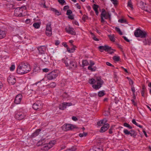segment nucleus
<instances>
[{"label":"nucleus","mask_w":151,"mask_h":151,"mask_svg":"<svg viewBox=\"0 0 151 151\" xmlns=\"http://www.w3.org/2000/svg\"><path fill=\"white\" fill-rule=\"evenodd\" d=\"M30 65L26 63L20 64L17 68V73L19 74H24L28 73L31 70Z\"/></svg>","instance_id":"nucleus-1"},{"label":"nucleus","mask_w":151,"mask_h":151,"mask_svg":"<svg viewBox=\"0 0 151 151\" xmlns=\"http://www.w3.org/2000/svg\"><path fill=\"white\" fill-rule=\"evenodd\" d=\"M62 61L65 63L66 67L69 66L71 68H76L77 67V64L75 61L71 60L68 58L62 60Z\"/></svg>","instance_id":"nucleus-2"},{"label":"nucleus","mask_w":151,"mask_h":151,"mask_svg":"<svg viewBox=\"0 0 151 151\" xmlns=\"http://www.w3.org/2000/svg\"><path fill=\"white\" fill-rule=\"evenodd\" d=\"M147 35V33L145 31H142L138 28L134 32V35L137 37L144 38L146 37Z\"/></svg>","instance_id":"nucleus-3"},{"label":"nucleus","mask_w":151,"mask_h":151,"mask_svg":"<svg viewBox=\"0 0 151 151\" xmlns=\"http://www.w3.org/2000/svg\"><path fill=\"white\" fill-rule=\"evenodd\" d=\"M58 71L55 70L48 74L47 76L48 80H51L55 78L58 76Z\"/></svg>","instance_id":"nucleus-4"},{"label":"nucleus","mask_w":151,"mask_h":151,"mask_svg":"<svg viewBox=\"0 0 151 151\" xmlns=\"http://www.w3.org/2000/svg\"><path fill=\"white\" fill-rule=\"evenodd\" d=\"M96 80L97 81V84L93 85L92 87L94 88L97 90L101 87L102 85L104 83V81L101 79L100 77H97Z\"/></svg>","instance_id":"nucleus-5"},{"label":"nucleus","mask_w":151,"mask_h":151,"mask_svg":"<svg viewBox=\"0 0 151 151\" xmlns=\"http://www.w3.org/2000/svg\"><path fill=\"white\" fill-rule=\"evenodd\" d=\"M42 104L40 101H37L32 106L33 108L36 110L40 111L42 108Z\"/></svg>","instance_id":"nucleus-6"},{"label":"nucleus","mask_w":151,"mask_h":151,"mask_svg":"<svg viewBox=\"0 0 151 151\" xmlns=\"http://www.w3.org/2000/svg\"><path fill=\"white\" fill-rule=\"evenodd\" d=\"M75 125L70 124H66L62 127V129L65 131L71 130L74 128H76Z\"/></svg>","instance_id":"nucleus-7"},{"label":"nucleus","mask_w":151,"mask_h":151,"mask_svg":"<svg viewBox=\"0 0 151 151\" xmlns=\"http://www.w3.org/2000/svg\"><path fill=\"white\" fill-rule=\"evenodd\" d=\"M45 32L46 35L48 36H50L52 34L51 23L50 22L47 24Z\"/></svg>","instance_id":"nucleus-8"},{"label":"nucleus","mask_w":151,"mask_h":151,"mask_svg":"<svg viewBox=\"0 0 151 151\" xmlns=\"http://www.w3.org/2000/svg\"><path fill=\"white\" fill-rule=\"evenodd\" d=\"M25 116V114L24 113L21 112H17L15 115V118L19 120H21L24 119Z\"/></svg>","instance_id":"nucleus-9"},{"label":"nucleus","mask_w":151,"mask_h":151,"mask_svg":"<svg viewBox=\"0 0 151 151\" xmlns=\"http://www.w3.org/2000/svg\"><path fill=\"white\" fill-rule=\"evenodd\" d=\"M101 15L104 17L105 19H107L109 18H110L111 15L108 12H106L105 9H102V12L101 14Z\"/></svg>","instance_id":"nucleus-10"},{"label":"nucleus","mask_w":151,"mask_h":151,"mask_svg":"<svg viewBox=\"0 0 151 151\" xmlns=\"http://www.w3.org/2000/svg\"><path fill=\"white\" fill-rule=\"evenodd\" d=\"M124 133L126 135H130L132 137H134L137 135L135 132L134 130H131L128 131L127 129H125L124 130Z\"/></svg>","instance_id":"nucleus-11"},{"label":"nucleus","mask_w":151,"mask_h":151,"mask_svg":"<svg viewBox=\"0 0 151 151\" xmlns=\"http://www.w3.org/2000/svg\"><path fill=\"white\" fill-rule=\"evenodd\" d=\"M9 83L12 85H14L16 82V80L15 77L13 76H10L7 79Z\"/></svg>","instance_id":"nucleus-12"},{"label":"nucleus","mask_w":151,"mask_h":151,"mask_svg":"<svg viewBox=\"0 0 151 151\" xmlns=\"http://www.w3.org/2000/svg\"><path fill=\"white\" fill-rule=\"evenodd\" d=\"M22 98V95L20 94L17 95L15 99L14 103L16 104H19Z\"/></svg>","instance_id":"nucleus-13"},{"label":"nucleus","mask_w":151,"mask_h":151,"mask_svg":"<svg viewBox=\"0 0 151 151\" xmlns=\"http://www.w3.org/2000/svg\"><path fill=\"white\" fill-rule=\"evenodd\" d=\"M39 54L41 55L43 54L45 56H46L47 54L45 53L46 50V47L44 46H41L38 48Z\"/></svg>","instance_id":"nucleus-14"},{"label":"nucleus","mask_w":151,"mask_h":151,"mask_svg":"<svg viewBox=\"0 0 151 151\" xmlns=\"http://www.w3.org/2000/svg\"><path fill=\"white\" fill-rule=\"evenodd\" d=\"M21 9V8L20 7H17L16 8L14 11V14L16 16L18 17H22V12H19V11Z\"/></svg>","instance_id":"nucleus-15"},{"label":"nucleus","mask_w":151,"mask_h":151,"mask_svg":"<svg viewBox=\"0 0 151 151\" xmlns=\"http://www.w3.org/2000/svg\"><path fill=\"white\" fill-rule=\"evenodd\" d=\"M65 30L66 32L72 35H75L76 34L74 29L70 26L66 27L65 28Z\"/></svg>","instance_id":"nucleus-16"},{"label":"nucleus","mask_w":151,"mask_h":151,"mask_svg":"<svg viewBox=\"0 0 151 151\" xmlns=\"http://www.w3.org/2000/svg\"><path fill=\"white\" fill-rule=\"evenodd\" d=\"M109 127V125L108 124H105L102 127L100 130V132H104L106 131Z\"/></svg>","instance_id":"nucleus-17"},{"label":"nucleus","mask_w":151,"mask_h":151,"mask_svg":"<svg viewBox=\"0 0 151 151\" xmlns=\"http://www.w3.org/2000/svg\"><path fill=\"white\" fill-rule=\"evenodd\" d=\"M52 147L51 145L48 144H45L43 147L41 148V149L43 150L47 151Z\"/></svg>","instance_id":"nucleus-18"},{"label":"nucleus","mask_w":151,"mask_h":151,"mask_svg":"<svg viewBox=\"0 0 151 151\" xmlns=\"http://www.w3.org/2000/svg\"><path fill=\"white\" fill-rule=\"evenodd\" d=\"M109 47V46L105 45L104 46H100L98 48L100 51L101 52H102L104 50L106 51L108 49Z\"/></svg>","instance_id":"nucleus-19"},{"label":"nucleus","mask_w":151,"mask_h":151,"mask_svg":"<svg viewBox=\"0 0 151 151\" xmlns=\"http://www.w3.org/2000/svg\"><path fill=\"white\" fill-rule=\"evenodd\" d=\"M90 151H103V150L102 147H94Z\"/></svg>","instance_id":"nucleus-20"},{"label":"nucleus","mask_w":151,"mask_h":151,"mask_svg":"<svg viewBox=\"0 0 151 151\" xmlns=\"http://www.w3.org/2000/svg\"><path fill=\"white\" fill-rule=\"evenodd\" d=\"M142 41L145 45H150L151 42V40L147 38V39H144Z\"/></svg>","instance_id":"nucleus-21"},{"label":"nucleus","mask_w":151,"mask_h":151,"mask_svg":"<svg viewBox=\"0 0 151 151\" xmlns=\"http://www.w3.org/2000/svg\"><path fill=\"white\" fill-rule=\"evenodd\" d=\"M99 7V6L98 5L96 4H94L93 6V9L95 11V13L97 15H98L99 14V12L98 10V9Z\"/></svg>","instance_id":"nucleus-22"},{"label":"nucleus","mask_w":151,"mask_h":151,"mask_svg":"<svg viewBox=\"0 0 151 151\" xmlns=\"http://www.w3.org/2000/svg\"><path fill=\"white\" fill-rule=\"evenodd\" d=\"M40 131L41 130L40 129H37L34 132V133L32 134L31 136H32V137H34L37 136L38 135Z\"/></svg>","instance_id":"nucleus-23"},{"label":"nucleus","mask_w":151,"mask_h":151,"mask_svg":"<svg viewBox=\"0 0 151 151\" xmlns=\"http://www.w3.org/2000/svg\"><path fill=\"white\" fill-rule=\"evenodd\" d=\"M6 35L5 31L0 30V39H2L5 37Z\"/></svg>","instance_id":"nucleus-24"},{"label":"nucleus","mask_w":151,"mask_h":151,"mask_svg":"<svg viewBox=\"0 0 151 151\" xmlns=\"http://www.w3.org/2000/svg\"><path fill=\"white\" fill-rule=\"evenodd\" d=\"M146 89L145 86L144 85H143L142 86V88L141 91V94L143 97H145V90Z\"/></svg>","instance_id":"nucleus-25"},{"label":"nucleus","mask_w":151,"mask_h":151,"mask_svg":"<svg viewBox=\"0 0 151 151\" xmlns=\"http://www.w3.org/2000/svg\"><path fill=\"white\" fill-rule=\"evenodd\" d=\"M109 48L107 49L106 51L108 52L110 54H112L114 52V51H115V50L112 49L111 47L109 46Z\"/></svg>","instance_id":"nucleus-26"},{"label":"nucleus","mask_w":151,"mask_h":151,"mask_svg":"<svg viewBox=\"0 0 151 151\" xmlns=\"http://www.w3.org/2000/svg\"><path fill=\"white\" fill-rule=\"evenodd\" d=\"M66 108L65 105V102L61 104H60L59 106V108L60 109L64 110Z\"/></svg>","instance_id":"nucleus-27"},{"label":"nucleus","mask_w":151,"mask_h":151,"mask_svg":"<svg viewBox=\"0 0 151 151\" xmlns=\"http://www.w3.org/2000/svg\"><path fill=\"white\" fill-rule=\"evenodd\" d=\"M105 95V91L102 90L99 92L98 93V96L99 97H101Z\"/></svg>","instance_id":"nucleus-28"},{"label":"nucleus","mask_w":151,"mask_h":151,"mask_svg":"<svg viewBox=\"0 0 151 151\" xmlns=\"http://www.w3.org/2000/svg\"><path fill=\"white\" fill-rule=\"evenodd\" d=\"M108 36L111 41L113 42L115 41V39L114 35H108Z\"/></svg>","instance_id":"nucleus-29"},{"label":"nucleus","mask_w":151,"mask_h":151,"mask_svg":"<svg viewBox=\"0 0 151 151\" xmlns=\"http://www.w3.org/2000/svg\"><path fill=\"white\" fill-rule=\"evenodd\" d=\"M89 64L88 62L86 60H83L82 61V66L83 67L87 66Z\"/></svg>","instance_id":"nucleus-30"},{"label":"nucleus","mask_w":151,"mask_h":151,"mask_svg":"<svg viewBox=\"0 0 151 151\" xmlns=\"http://www.w3.org/2000/svg\"><path fill=\"white\" fill-rule=\"evenodd\" d=\"M51 10L55 12V14L58 15H59L60 14V13L59 12L58 10H57L54 9V8H51Z\"/></svg>","instance_id":"nucleus-31"},{"label":"nucleus","mask_w":151,"mask_h":151,"mask_svg":"<svg viewBox=\"0 0 151 151\" xmlns=\"http://www.w3.org/2000/svg\"><path fill=\"white\" fill-rule=\"evenodd\" d=\"M33 26L36 29L39 28L40 26V24L37 22L34 23L33 25Z\"/></svg>","instance_id":"nucleus-32"},{"label":"nucleus","mask_w":151,"mask_h":151,"mask_svg":"<svg viewBox=\"0 0 151 151\" xmlns=\"http://www.w3.org/2000/svg\"><path fill=\"white\" fill-rule=\"evenodd\" d=\"M132 122L133 124H134L136 126L138 127H139L140 128H142V126L141 125H138V124L136 122L135 120V119H133L132 121Z\"/></svg>","instance_id":"nucleus-33"},{"label":"nucleus","mask_w":151,"mask_h":151,"mask_svg":"<svg viewBox=\"0 0 151 151\" xmlns=\"http://www.w3.org/2000/svg\"><path fill=\"white\" fill-rule=\"evenodd\" d=\"M88 70H91V71H94L96 70V68L95 67L92 68V66H89L88 67Z\"/></svg>","instance_id":"nucleus-34"},{"label":"nucleus","mask_w":151,"mask_h":151,"mask_svg":"<svg viewBox=\"0 0 151 151\" xmlns=\"http://www.w3.org/2000/svg\"><path fill=\"white\" fill-rule=\"evenodd\" d=\"M96 82V81L93 78L90 79L89 81V83L91 84H93L94 83H95Z\"/></svg>","instance_id":"nucleus-35"},{"label":"nucleus","mask_w":151,"mask_h":151,"mask_svg":"<svg viewBox=\"0 0 151 151\" xmlns=\"http://www.w3.org/2000/svg\"><path fill=\"white\" fill-rule=\"evenodd\" d=\"M120 58L119 56H114L113 57V59L116 61H119Z\"/></svg>","instance_id":"nucleus-36"},{"label":"nucleus","mask_w":151,"mask_h":151,"mask_svg":"<svg viewBox=\"0 0 151 151\" xmlns=\"http://www.w3.org/2000/svg\"><path fill=\"white\" fill-rule=\"evenodd\" d=\"M87 135V133L83 132V133H80L78 135L81 137H86Z\"/></svg>","instance_id":"nucleus-37"},{"label":"nucleus","mask_w":151,"mask_h":151,"mask_svg":"<svg viewBox=\"0 0 151 151\" xmlns=\"http://www.w3.org/2000/svg\"><path fill=\"white\" fill-rule=\"evenodd\" d=\"M128 6L131 8V9H133V7L132 4L131 0H129L127 3Z\"/></svg>","instance_id":"nucleus-38"},{"label":"nucleus","mask_w":151,"mask_h":151,"mask_svg":"<svg viewBox=\"0 0 151 151\" xmlns=\"http://www.w3.org/2000/svg\"><path fill=\"white\" fill-rule=\"evenodd\" d=\"M75 47H76V46L73 45V47H72L71 48V50L69 49L68 48H67V50H68V51L70 52H73L75 50Z\"/></svg>","instance_id":"nucleus-39"},{"label":"nucleus","mask_w":151,"mask_h":151,"mask_svg":"<svg viewBox=\"0 0 151 151\" xmlns=\"http://www.w3.org/2000/svg\"><path fill=\"white\" fill-rule=\"evenodd\" d=\"M115 29L116 31L119 32V33L120 35H123L122 32H121L120 29L119 28L116 27L115 28Z\"/></svg>","instance_id":"nucleus-40"},{"label":"nucleus","mask_w":151,"mask_h":151,"mask_svg":"<svg viewBox=\"0 0 151 151\" xmlns=\"http://www.w3.org/2000/svg\"><path fill=\"white\" fill-rule=\"evenodd\" d=\"M124 126L125 127H128L130 129H132V127H131L129 124L127 123H125L124 124Z\"/></svg>","instance_id":"nucleus-41"},{"label":"nucleus","mask_w":151,"mask_h":151,"mask_svg":"<svg viewBox=\"0 0 151 151\" xmlns=\"http://www.w3.org/2000/svg\"><path fill=\"white\" fill-rule=\"evenodd\" d=\"M49 85V86L51 88H54L56 86V84L55 82H52Z\"/></svg>","instance_id":"nucleus-42"},{"label":"nucleus","mask_w":151,"mask_h":151,"mask_svg":"<svg viewBox=\"0 0 151 151\" xmlns=\"http://www.w3.org/2000/svg\"><path fill=\"white\" fill-rule=\"evenodd\" d=\"M76 150L77 148L76 146H72L69 149V150L70 151H76Z\"/></svg>","instance_id":"nucleus-43"},{"label":"nucleus","mask_w":151,"mask_h":151,"mask_svg":"<svg viewBox=\"0 0 151 151\" xmlns=\"http://www.w3.org/2000/svg\"><path fill=\"white\" fill-rule=\"evenodd\" d=\"M126 22L127 21L126 20L123 19H120L118 20V22L122 23H126Z\"/></svg>","instance_id":"nucleus-44"},{"label":"nucleus","mask_w":151,"mask_h":151,"mask_svg":"<svg viewBox=\"0 0 151 151\" xmlns=\"http://www.w3.org/2000/svg\"><path fill=\"white\" fill-rule=\"evenodd\" d=\"M114 6L117 5L118 4V1L117 0H111Z\"/></svg>","instance_id":"nucleus-45"},{"label":"nucleus","mask_w":151,"mask_h":151,"mask_svg":"<svg viewBox=\"0 0 151 151\" xmlns=\"http://www.w3.org/2000/svg\"><path fill=\"white\" fill-rule=\"evenodd\" d=\"M144 4V2L140 1L138 3V5H139V6L140 7H142V6Z\"/></svg>","instance_id":"nucleus-46"},{"label":"nucleus","mask_w":151,"mask_h":151,"mask_svg":"<svg viewBox=\"0 0 151 151\" xmlns=\"http://www.w3.org/2000/svg\"><path fill=\"white\" fill-rule=\"evenodd\" d=\"M72 13V12L70 10H68L67 11L66 14L68 15H71Z\"/></svg>","instance_id":"nucleus-47"},{"label":"nucleus","mask_w":151,"mask_h":151,"mask_svg":"<svg viewBox=\"0 0 151 151\" xmlns=\"http://www.w3.org/2000/svg\"><path fill=\"white\" fill-rule=\"evenodd\" d=\"M58 1L59 3L61 5H63L65 3L64 0H58Z\"/></svg>","instance_id":"nucleus-48"},{"label":"nucleus","mask_w":151,"mask_h":151,"mask_svg":"<svg viewBox=\"0 0 151 151\" xmlns=\"http://www.w3.org/2000/svg\"><path fill=\"white\" fill-rule=\"evenodd\" d=\"M15 68V66L14 65H12L10 68V70L11 71H12L14 70Z\"/></svg>","instance_id":"nucleus-49"},{"label":"nucleus","mask_w":151,"mask_h":151,"mask_svg":"<svg viewBox=\"0 0 151 151\" xmlns=\"http://www.w3.org/2000/svg\"><path fill=\"white\" fill-rule=\"evenodd\" d=\"M55 141L54 140L49 142V143H48V144H50V145H51L52 146L53 145L55 144Z\"/></svg>","instance_id":"nucleus-50"},{"label":"nucleus","mask_w":151,"mask_h":151,"mask_svg":"<svg viewBox=\"0 0 151 151\" xmlns=\"http://www.w3.org/2000/svg\"><path fill=\"white\" fill-rule=\"evenodd\" d=\"M88 17L85 15H84L83 16L82 19L83 20L84 22L86 20L88 19Z\"/></svg>","instance_id":"nucleus-51"},{"label":"nucleus","mask_w":151,"mask_h":151,"mask_svg":"<svg viewBox=\"0 0 151 151\" xmlns=\"http://www.w3.org/2000/svg\"><path fill=\"white\" fill-rule=\"evenodd\" d=\"M42 56H41V58L42 59V60H44L45 61H46L45 60L46 59V57L47 56V55H46V56H45V55L43 54L42 55Z\"/></svg>","instance_id":"nucleus-52"},{"label":"nucleus","mask_w":151,"mask_h":151,"mask_svg":"<svg viewBox=\"0 0 151 151\" xmlns=\"http://www.w3.org/2000/svg\"><path fill=\"white\" fill-rule=\"evenodd\" d=\"M103 124H104V123L102 122V121H101V120L98 122L97 123L98 125L99 126L102 125Z\"/></svg>","instance_id":"nucleus-53"},{"label":"nucleus","mask_w":151,"mask_h":151,"mask_svg":"<svg viewBox=\"0 0 151 151\" xmlns=\"http://www.w3.org/2000/svg\"><path fill=\"white\" fill-rule=\"evenodd\" d=\"M65 105L66 107L67 106H70L72 105V104L71 103L65 102Z\"/></svg>","instance_id":"nucleus-54"},{"label":"nucleus","mask_w":151,"mask_h":151,"mask_svg":"<svg viewBox=\"0 0 151 151\" xmlns=\"http://www.w3.org/2000/svg\"><path fill=\"white\" fill-rule=\"evenodd\" d=\"M131 90L133 93V94H134L135 92V90L134 87L133 86H131Z\"/></svg>","instance_id":"nucleus-55"},{"label":"nucleus","mask_w":151,"mask_h":151,"mask_svg":"<svg viewBox=\"0 0 151 151\" xmlns=\"http://www.w3.org/2000/svg\"><path fill=\"white\" fill-rule=\"evenodd\" d=\"M69 19L71 20L73 19H74L73 15H70L68 17Z\"/></svg>","instance_id":"nucleus-56"},{"label":"nucleus","mask_w":151,"mask_h":151,"mask_svg":"<svg viewBox=\"0 0 151 151\" xmlns=\"http://www.w3.org/2000/svg\"><path fill=\"white\" fill-rule=\"evenodd\" d=\"M129 84L132 86L133 84V81L131 79H129Z\"/></svg>","instance_id":"nucleus-57"},{"label":"nucleus","mask_w":151,"mask_h":151,"mask_svg":"<svg viewBox=\"0 0 151 151\" xmlns=\"http://www.w3.org/2000/svg\"><path fill=\"white\" fill-rule=\"evenodd\" d=\"M69 8V6L68 5L65 6L63 8V10L65 11L66 9H68Z\"/></svg>","instance_id":"nucleus-58"},{"label":"nucleus","mask_w":151,"mask_h":151,"mask_svg":"<svg viewBox=\"0 0 151 151\" xmlns=\"http://www.w3.org/2000/svg\"><path fill=\"white\" fill-rule=\"evenodd\" d=\"M30 22V20L29 19H27L25 21V23L26 24H29Z\"/></svg>","instance_id":"nucleus-59"},{"label":"nucleus","mask_w":151,"mask_h":151,"mask_svg":"<svg viewBox=\"0 0 151 151\" xmlns=\"http://www.w3.org/2000/svg\"><path fill=\"white\" fill-rule=\"evenodd\" d=\"M90 66H92L94 65V63L93 62L92 60H90Z\"/></svg>","instance_id":"nucleus-60"},{"label":"nucleus","mask_w":151,"mask_h":151,"mask_svg":"<svg viewBox=\"0 0 151 151\" xmlns=\"http://www.w3.org/2000/svg\"><path fill=\"white\" fill-rule=\"evenodd\" d=\"M106 65L109 66H111L112 67H114V66L112 64H111V63L109 62H106Z\"/></svg>","instance_id":"nucleus-61"},{"label":"nucleus","mask_w":151,"mask_h":151,"mask_svg":"<svg viewBox=\"0 0 151 151\" xmlns=\"http://www.w3.org/2000/svg\"><path fill=\"white\" fill-rule=\"evenodd\" d=\"M124 39L128 42H129L130 41L126 37L123 36L122 37Z\"/></svg>","instance_id":"nucleus-62"},{"label":"nucleus","mask_w":151,"mask_h":151,"mask_svg":"<svg viewBox=\"0 0 151 151\" xmlns=\"http://www.w3.org/2000/svg\"><path fill=\"white\" fill-rule=\"evenodd\" d=\"M72 120L74 121H76L78 120V119L75 116H72Z\"/></svg>","instance_id":"nucleus-63"},{"label":"nucleus","mask_w":151,"mask_h":151,"mask_svg":"<svg viewBox=\"0 0 151 151\" xmlns=\"http://www.w3.org/2000/svg\"><path fill=\"white\" fill-rule=\"evenodd\" d=\"M60 43V42L58 40H57L55 41V45H58Z\"/></svg>","instance_id":"nucleus-64"}]
</instances>
